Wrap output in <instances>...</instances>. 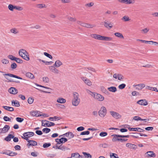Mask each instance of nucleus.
I'll return each instance as SVG.
<instances>
[{"mask_svg": "<svg viewBox=\"0 0 158 158\" xmlns=\"http://www.w3.org/2000/svg\"><path fill=\"white\" fill-rule=\"evenodd\" d=\"M73 98L72 101V105L74 106H77L80 102V99L79 94L76 92H74L73 94Z\"/></svg>", "mask_w": 158, "mask_h": 158, "instance_id": "1", "label": "nucleus"}, {"mask_svg": "<svg viewBox=\"0 0 158 158\" xmlns=\"http://www.w3.org/2000/svg\"><path fill=\"white\" fill-rule=\"evenodd\" d=\"M19 55L26 61H29L30 58L28 52L24 49H21L19 51Z\"/></svg>", "mask_w": 158, "mask_h": 158, "instance_id": "2", "label": "nucleus"}, {"mask_svg": "<svg viewBox=\"0 0 158 158\" xmlns=\"http://www.w3.org/2000/svg\"><path fill=\"white\" fill-rule=\"evenodd\" d=\"M107 113V110L105 106H102L98 111L99 115L102 118H103L106 115Z\"/></svg>", "mask_w": 158, "mask_h": 158, "instance_id": "3", "label": "nucleus"}, {"mask_svg": "<svg viewBox=\"0 0 158 158\" xmlns=\"http://www.w3.org/2000/svg\"><path fill=\"white\" fill-rule=\"evenodd\" d=\"M34 135V132H25L23 134V136L22 138L26 140H29L28 138L33 136Z\"/></svg>", "mask_w": 158, "mask_h": 158, "instance_id": "4", "label": "nucleus"}, {"mask_svg": "<svg viewBox=\"0 0 158 158\" xmlns=\"http://www.w3.org/2000/svg\"><path fill=\"white\" fill-rule=\"evenodd\" d=\"M3 75L5 76V78L8 80V82H11L13 81L9 79L6 76H8L10 77H14L19 79H22V78L21 77L10 73H6L3 74Z\"/></svg>", "mask_w": 158, "mask_h": 158, "instance_id": "5", "label": "nucleus"}, {"mask_svg": "<svg viewBox=\"0 0 158 158\" xmlns=\"http://www.w3.org/2000/svg\"><path fill=\"white\" fill-rule=\"evenodd\" d=\"M55 125V124L54 123L48 121L44 120L42 122V126L44 127H50Z\"/></svg>", "mask_w": 158, "mask_h": 158, "instance_id": "6", "label": "nucleus"}, {"mask_svg": "<svg viewBox=\"0 0 158 158\" xmlns=\"http://www.w3.org/2000/svg\"><path fill=\"white\" fill-rule=\"evenodd\" d=\"M94 99L99 101H103L104 99V97L100 94L97 93H94V95H92Z\"/></svg>", "mask_w": 158, "mask_h": 158, "instance_id": "7", "label": "nucleus"}, {"mask_svg": "<svg viewBox=\"0 0 158 158\" xmlns=\"http://www.w3.org/2000/svg\"><path fill=\"white\" fill-rule=\"evenodd\" d=\"M110 113L114 118L116 119H118L121 117V115L118 112L114 111H110Z\"/></svg>", "mask_w": 158, "mask_h": 158, "instance_id": "8", "label": "nucleus"}, {"mask_svg": "<svg viewBox=\"0 0 158 158\" xmlns=\"http://www.w3.org/2000/svg\"><path fill=\"white\" fill-rule=\"evenodd\" d=\"M113 23L111 22L106 20L104 22V26L107 29H110L111 28L113 27Z\"/></svg>", "mask_w": 158, "mask_h": 158, "instance_id": "9", "label": "nucleus"}, {"mask_svg": "<svg viewBox=\"0 0 158 158\" xmlns=\"http://www.w3.org/2000/svg\"><path fill=\"white\" fill-rule=\"evenodd\" d=\"M111 136L113 137L112 141L113 142H115L117 141H119L120 138L122 137V135H112Z\"/></svg>", "mask_w": 158, "mask_h": 158, "instance_id": "10", "label": "nucleus"}, {"mask_svg": "<svg viewBox=\"0 0 158 158\" xmlns=\"http://www.w3.org/2000/svg\"><path fill=\"white\" fill-rule=\"evenodd\" d=\"M10 127L9 125H5L3 128H0V134L6 133L8 131Z\"/></svg>", "mask_w": 158, "mask_h": 158, "instance_id": "11", "label": "nucleus"}, {"mask_svg": "<svg viewBox=\"0 0 158 158\" xmlns=\"http://www.w3.org/2000/svg\"><path fill=\"white\" fill-rule=\"evenodd\" d=\"M113 77L116 79L121 81L124 79L123 76L121 74L119 73H115L113 75Z\"/></svg>", "mask_w": 158, "mask_h": 158, "instance_id": "12", "label": "nucleus"}, {"mask_svg": "<svg viewBox=\"0 0 158 158\" xmlns=\"http://www.w3.org/2000/svg\"><path fill=\"white\" fill-rule=\"evenodd\" d=\"M81 78L88 85L90 86L92 85V82L88 79L84 77H81Z\"/></svg>", "mask_w": 158, "mask_h": 158, "instance_id": "13", "label": "nucleus"}, {"mask_svg": "<svg viewBox=\"0 0 158 158\" xmlns=\"http://www.w3.org/2000/svg\"><path fill=\"white\" fill-rule=\"evenodd\" d=\"M91 37L97 40H102L103 36L97 34H92L91 35Z\"/></svg>", "mask_w": 158, "mask_h": 158, "instance_id": "14", "label": "nucleus"}, {"mask_svg": "<svg viewBox=\"0 0 158 158\" xmlns=\"http://www.w3.org/2000/svg\"><path fill=\"white\" fill-rule=\"evenodd\" d=\"M137 103L142 106H146L148 104V103L145 99H142L139 100L137 102Z\"/></svg>", "mask_w": 158, "mask_h": 158, "instance_id": "15", "label": "nucleus"}, {"mask_svg": "<svg viewBox=\"0 0 158 158\" xmlns=\"http://www.w3.org/2000/svg\"><path fill=\"white\" fill-rule=\"evenodd\" d=\"M8 92L11 94H15L18 93V90L15 88L11 87L8 89Z\"/></svg>", "mask_w": 158, "mask_h": 158, "instance_id": "16", "label": "nucleus"}, {"mask_svg": "<svg viewBox=\"0 0 158 158\" xmlns=\"http://www.w3.org/2000/svg\"><path fill=\"white\" fill-rule=\"evenodd\" d=\"M128 129L130 131H137L139 132H143L144 130L139 127L137 128H128Z\"/></svg>", "mask_w": 158, "mask_h": 158, "instance_id": "17", "label": "nucleus"}, {"mask_svg": "<svg viewBox=\"0 0 158 158\" xmlns=\"http://www.w3.org/2000/svg\"><path fill=\"white\" fill-rule=\"evenodd\" d=\"M27 141L28 143L27 144V145L28 147L31 146H35L37 145V142L35 141L29 140H27Z\"/></svg>", "mask_w": 158, "mask_h": 158, "instance_id": "18", "label": "nucleus"}, {"mask_svg": "<svg viewBox=\"0 0 158 158\" xmlns=\"http://www.w3.org/2000/svg\"><path fill=\"white\" fill-rule=\"evenodd\" d=\"M63 136H65L69 138V139L73 138L74 137V135L71 132H68L63 135Z\"/></svg>", "mask_w": 158, "mask_h": 158, "instance_id": "19", "label": "nucleus"}, {"mask_svg": "<svg viewBox=\"0 0 158 158\" xmlns=\"http://www.w3.org/2000/svg\"><path fill=\"white\" fill-rule=\"evenodd\" d=\"M126 146L127 147L130 148L134 149H135L137 147L135 145L130 143H127L126 144Z\"/></svg>", "mask_w": 158, "mask_h": 158, "instance_id": "20", "label": "nucleus"}, {"mask_svg": "<svg viewBox=\"0 0 158 158\" xmlns=\"http://www.w3.org/2000/svg\"><path fill=\"white\" fill-rule=\"evenodd\" d=\"M82 26L88 28H91L95 27V25L93 24L83 23V24H82Z\"/></svg>", "mask_w": 158, "mask_h": 158, "instance_id": "21", "label": "nucleus"}, {"mask_svg": "<svg viewBox=\"0 0 158 158\" xmlns=\"http://www.w3.org/2000/svg\"><path fill=\"white\" fill-rule=\"evenodd\" d=\"M136 89L138 90L141 89L145 86V85L143 84H140L135 85Z\"/></svg>", "mask_w": 158, "mask_h": 158, "instance_id": "22", "label": "nucleus"}, {"mask_svg": "<svg viewBox=\"0 0 158 158\" xmlns=\"http://www.w3.org/2000/svg\"><path fill=\"white\" fill-rule=\"evenodd\" d=\"M39 112L38 111H31L30 112V114L33 116H35V117H39L40 116V114L38 113Z\"/></svg>", "mask_w": 158, "mask_h": 158, "instance_id": "23", "label": "nucleus"}, {"mask_svg": "<svg viewBox=\"0 0 158 158\" xmlns=\"http://www.w3.org/2000/svg\"><path fill=\"white\" fill-rule=\"evenodd\" d=\"M63 64L62 62L59 60H56L54 64V66L55 67L58 68L60 67Z\"/></svg>", "mask_w": 158, "mask_h": 158, "instance_id": "24", "label": "nucleus"}, {"mask_svg": "<svg viewBox=\"0 0 158 158\" xmlns=\"http://www.w3.org/2000/svg\"><path fill=\"white\" fill-rule=\"evenodd\" d=\"M67 158H81L80 155L78 153H73L71 155V156L70 157Z\"/></svg>", "mask_w": 158, "mask_h": 158, "instance_id": "25", "label": "nucleus"}, {"mask_svg": "<svg viewBox=\"0 0 158 158\" xmlns=\"http://www.w3.org/2000/svg\"><path fill=\"white\" fill-rule=\"evenodd\" d=\"M56 102L58 103L63 104L66 102V100L62 98H59L57 99Z\"/></svg>", "mask_w": 158, "mask_h": 158, "instance_id": "26", "label": "nucleus"}, {"mask_svg": "<svg viewBox=\"0 0 158 158\" xmlns=\"http://www.w3.org/2000/svg\"><path fill=\"white\" fill-rule=\"evenodd\" d=\"M14 138V136L11 134H9L7 136L5 137V140L6 141H10L11 139Z\"/></svg>", "mask_w": 158, "mask_h": 158, "instance_id": "27", "label": "nucleus"}, {"mask_svg": "<svg viewBox=\"0 0 158 158\" xmlns=\"http://www.w3.org/2000/svg\"><path fill=\"white\" fill-rule=\"evenodd\" d=\"M26 76L31 79H33L35 77L33 74L30 72H27L26 74Z\"/></svg>", "mask_w": 158, "mask_h": 158, "instance_id": "28", "label": "nucleus"}, {"mask_svg": "<svg viewBox=\"0 0 158 158\" xmlns=\"http://www.w3.org/2000/svg\"><path fill=\"white\" fill-rule=\"evenodd\" d=\"M36 7L38 9H41L43 8H46V6L44 4H38L36 5Z\"/></svg>", "mask_w": 158, "mask_h": 158, "instance_id": "29", "label": "nucleus"}, {"mask_svg": "<svg viewBox=\"0 0 158 158\" xmlns=\"http://www.w3.org/2000/svg\"><path fill=\"white\" fill-rule=\"evenodd\" d=\"M107 89L110 91L112 92H115L117 91V88L114 86H111L108 87Z\"/></svg>", "mask_w": 158, "mask_h": 158, "instance_id": "30", "label": "nucleus"}, {"mask_svg": "<svg viewBox=\"0 0 158 158\" xmlns=\"http://www.w3.org/2000/svg\"><path fill=\"white\" fill-rule=\"evenodd\" d=\"M2 107L6 110H8L10 111H13L14 110V109L13 107H11L6 106H2Z\"/></svg>", "mask_w": 158, "mask_h": 158, "instance_id": "31", "label": "nucleus"}, {"mask_svg": "<svg viewBox=\"0 0 158 158\" xmlns=\"http://www.w3.org/2000/svg\"><path fill=\"white\" fill-rule=\"evenodd\" d=\"M112 40L113 38L112 37L103 36L102 40L106 41H111Z\"/></svg>", "mask_w": 158, "mask_h": 158, "instance_id": "32", "label": "nucleus"}, {"mask_svg": "<svg viewBox=\"0 0 158 158\" xmlns=\"http://www.w3.org/2000/svg\"><path fill=\"white\" fill-rule=\"evenodd\" d=\"M12 105L16 107H19L20 106L19 102L17 101H14L13 100L12 101Z\"/></svg>", "mask_w": 158, "mask_h": 158, "instance_id": "33", "label": "nucleus"}, {"mask_svg": "<svg viewBox=\"0 0 158 158\" xmlns=\"http://www.w3.org/2000/svg\"><path fill=\"white\" fill-rule=\"evenodd\" d=\"M114 35L116 37L124 39V37L122 34L119 32H116L114 33Z\"/></svg>", "mask_w": 158, "mask_h": 158, "instance_id": "34", "label": "nucleus"}, {"mask_svg": "<svg viewBox=\"0 0 158 158\" xmlns=\"http://www.w3.org/2000/svg\"><path fill=\"white\" fill-rule=\"evenodd\" d=\"M63 138H61L60 139H56V142L58 143V144H62L64 143Z\"/></svg>", "mask_w": 158, "mask_h": 158, "instance_id": "35", "label": "nucleus"}, {"mask_svg": "<svg viewBox=\"0 0 158 158\" xmlns=\"http://www.w3.org/2000/svg\"><path fill=\"white\" fill-rule=\"evenodd\" d=\"M58 149L61 150L62 151H65L66 150H68L69 149L67 147L64 145H63L61 144V145H60V147H59Z\"/></svg>", "mask_w": 158, "mask_h": 158, "instance_id": "36", "label": "nucleus"}, {"mask_svg": "<svg viewBox=\"0 0 158 158\" xmlns=\"http://www.w3.org/2000/svg\"><path fill=\"white\" fill-rule=\"evenodd\" d=\"M94 4L93 2H90L85 4V6L86 8H90Z\"/></svg>", "mask_w": 158, "mask_h": 158, "instance_id": "37", "label": "nucleus"}, {"mask_svg": "<svg viewBox=\"0 0 158 158\" xmlns=\"http://www.w3.org/2000/svg\"><path fill=\"white\" fill-rule=\"evenodd\" d=\"M82 154H83L85 158H91L92 156L89 153L85 152H83Z\"/></svg>", "mask_w": 158, "mask_h": 158, "instance_id": "38", "label": "nucleus"}, {"mask_svg": "<svg viewBox=\"0 0 158 158\" xmlns=\"http://www.w3.org/2000/svg\"><path fill=\"white\" fill-rule=\"evenodd\" d=\"M10 32L15 34L19 33V31L16 28H12L10 30Z\"/></svg>", "mask_w": 158, "mask_h": 158, "instance_id": "39", "label": "nucleus"}, {"mask_svg": "<svg viewBox=\"0 0 158 158\" xmlns=\"http://www.w3.org/2000/svg\"><path fill=\"white\" fill-rule=\"evenodd\" d=\"M48 119L50 121H53L56 120H59L60 119L59 117L57 116H54L53 117H50L48 118Z\"/></svg>", "mask_w": 158, "mask_h": 158, "instance_id": "40", "label": "nucleus"}, {"mask_svg": "<svg viewBox=\"0 0 158 158\" xmlns=\"http://www.w3.org/2000/svg\"><path fill=\"white\" fill-rule=\"evenodd\" d=\"M122 20L124 21L127 22L130 20V19L128 16L125 15L122 18Z\"/></svg>", "mask_w": 158, "mask_h": 158, "instance_id": "41", "label": "nucleus"}, {"mask_svg": "<svg viewBox=\"0 0 158 158\" xmlns=\"http://www.w3.org/2000/svg\"><path fill=\"white\" fill-rule=\"evenodd\" d=\"M148 157H154L155 156V154L153 151H149L147 152Z\"/></svg>", "mask_w": 158, "mask_h": 158, "instance_id": "42", "label": "nucleus"}, {"mask_svg": "<svg viewBox=\"0 0 158 158\" xmlns=\"http://www.w3.org/2000/svg\"><path fill=\"white\" fill-rule=\"evenodd\" d=\"M43 81L45 83H48L49 82V78L47 77H44L42 78Z\"/></svg>", "mask_w": 158, "mask_h": 158, "instance_id": "43", "label": "nucleus"}, {"mask_svg": "<svg viewBox=\"0 0 158 158\" xmlns=\"http://www.w3.org/2000/svg\"><path fill=\"white\" fill-rule=\"evenodd\" d=\"M51 71L56 74H58L59 73V71L55 68H51L50 69Z\"/></svg>", "mask_w": 158, "mask_h": 158, "instance_id": "44", "label": "nucleus"}, {"mask_svg": "<svg viewBox=\"0 0 158 158\" xmlns=\"http://www.w3.org/2000/svg\"><path fill=\"white\" fill-rule=\"evenodd\" d=\"M149 29L148 28H145L141 30V31L143 34H146L149 31Z\"/></svg>", "mask_w": 158, "mask_h": 158, "instance_id": "45", "label": "nucleus"}, {"mask_svg": "<svg viewBox=\"0 0 158 158\" xmlns=\"http://www.w3.org/2000/svg\"><path fill=\"white\" fill-rule=\"evenodd\" d=\"M68 19L69 21L72 22H75L77 21L76 18L72 17H69L68 18Z\"/></svg>", "mask_w": 158, "mask_h": 158, "instance_id": "46", "label": "nucleus"}, {"mask_svg": "<svg viewBox=\"0 0 158 158\" xmlns=\"http://www.w3.org/2000/svg\"><path fill=\"white\" fill-rule=\"evenodd\" d=\"M15 6L12 4H9L8 6V8L9 10L11 11H13L15 9Z\"/></svg>", "mask_w": 158, "mask_h": 158, "instance_id": "47", "label": "nucleus"}, {"mask_svg": "<svg viewBox=\"0 0 158 158\" xmlns=\"http://www.w3.org/2000/svg\"><path fill=\"white\" fill-rule=\"evenodd\" d=\"M110 158H118V155L115 153H112L110 154Z\"/></svg>", "mask_w": 158, "mask_h": 158, "instance_id": "48", "label": "nucleus"}, {"mask_svg": "<svg viewBox=\"0 0 158 158\" xmlns=\"http://www.w3.org/2000/svg\"><path fill=\"white\" fill-rule=\"evenodd\" d=\"M1 62L3 64H7L8 63L9 61L6 59H3L1 60Z\"/></svg>", "mask_w": 158, "mask_h": 158, "instance_id": "49", "label": "nucleus"}, {"mask_svg": "<svg viewBox=\"0 0 158 158\" xmlns=\"http://www.w3.org/2000/svg\"><path fill=\"white\" fill-rule=\"evenodd\" d=\"M51 143H44L43 145V147L44 148H47L51 146Z\"/></svg>", "mask_w": 158, "mask_h": 158, "instance_id": "50", "label": "nucleus"}, {"mask_svg": "<svg viewBox=\"0 0 158 158\" xmlns=\"http://www.w3.org/2000/svg\"><path fill=\"white\" fill-rule=\"evenodd\" d=\"M126 86V84L124 83H123L119 85L118 86V88L120 89H123Z\"/></svg>", "mask_w": 158, "mask_h": 158, "instance_id": "51", "label": "nucleus"}, {"mask_svg": "<svg viewBox=\"0 0 158 158\" xmlns=\"http://www.w3.org/2000/svg\"><path fill=\"white\" fill-rule=\"evenodd\" d=\"M15 61L19 63H22L23 62V61L20 58L16 57V58H15Z\"/></svg>", "mask_w": 158, "mask_h": 158, "instance_id": "52", "label": "nucleus"}, {"mask_svg": "<svg viewBox=\"0 0 158 158\" xmlns=\"http://www.w3.org/2000/svg\"><path fill=\"white\" fill-rule=\"evenodd\" d=\"M16 120L17 122L21 123L24 120V119L20 117H17L16 118Z\"/></svg>", "mask_w": 158, "mask_h": 158, "instance_id": "53", "label": "nucleus"}, {"mask_svg": "<svg viewBox=\"0 0 158 158\" xmlns=\"http://www.w3.org/2000/svg\"><path fill=\"white\" fill-rule=\"evenodd\" d=\"M107 135V133L105 132H102L99 134V135L101 137H104Z\"/></svg>", "mask_w": 158, "mask_h": 158, "instance_id": "54", "label": "nucleus"}, {"mask_svg": "<svg viewBox=\"0 0 158 158\" xmlns=\"http://www.w3.org/2000/svg\"><path fill=\"white\" fill-rule=\"evenodd\" d=\"M90 132L89 131H84L81 132V135H88L89 134Z\"/></svg>", "mask_w": 158, "mask_h": 158, "instance_id": "55", "label": "nucleus"}, {"mask_svg": "<svg viewBox=\"0 0 158 158\" xmlns=\"http://www.w3.org/2000/svg\"><path fill=\"white\" fill-rule=\"evenodd\" d=\"M44 55L45 56L48 57L49 58H50V59H52V56L50 54L47 53V52H44Z\"/></svg>", "mask_w": 158, "mask_h": 158, "instance_id": "56", "label": "nucleus"}, {"mask_svg": "<svg viewBox=\"0 0 158 158\" xmlns=\"http://www.w3.org/2000/svg\"><path fill=\"white\" fill-rule=\"evenodd\" d=\"M42 131L44 132H45L46 133H47L49 132L51 130L49 128H44L43 129Z\"/></svg>", "mask_w": 158, "mask_h": 158, "instance_id": "57", "label": "nucleus"}, {"mask_svg": "<svg viewBox=\"0 0 158 158\" xmlns=\"http://www.w3.org/2000/svg\"><path fill=\"white\" fill-rule=\"evenodd\" d=\"M9 156H14L16 155L17 154L16 152H11L10 151V153H9Z\"/></svg>", "mask_w": 158, "mask_h": 158, "instance_id": "58", "label": "nucleus"}, {"mask_svg": "<svg viewBox=\"0 0 158 158\" xmlns=\"http://www.w3.org/2000/svg\"><path fill=\"white\" fill-rule=\"evenodd\" d=\"M17 65L15 63H13L11 65V68L12 69H15L16 68Z\"/></svg>", "mask_w": 158, "mask_h": 158, "instance_id": "59", "label": "nucleus"}, {"mask_svg": "<svg viewBox=\"0 0 158 158\" xmlns=\"http://www.w3.org/2000/svg\"><path fill=\"white\" fill-rule=\"evenodd\" d=\"M8 58L12 60H15L16 57L12 55H9L8 56Z\"/></svg>", "mask_w": 158, "mask_h": 158, "instance_id": "60", "label": "nucleus"}, {"mask_svg": "<svg viewBox=\"0 0 158 158\" xmlns=\"http://www.w3.org/2000/svg\"><path fill=\"white\" fill-rule=\"evenodd\" d=\"M33 102V99L31 98H29L28 99V102L30 104H32Z\"/></svg>", "mask_w": 158, "mask_h": 158, "instance_id": "61", "label": "nucleus"}, {"mask_svg": "<svg viewBox=\"0 0 158 158\" xmlns=\"http://www.w3.org/2000/svg\"><path fill=\"white\" fill-rule=\"evenodd\" d=\"M133 119L135 121H138L141 120V118L138 116H135L134 117Z\"/></svg>", "mask_w": 158, "mask_h": 158, "instance_id": "62", "label": "nucleus"}, {"mask_svg": "<svg viewBox=\"0 0 158 158\" xmlns=\"http://www.w3.org/2000/svg\"><path fill=\"white\" fill-rule=\"evenodd\" d=\"M3 119L5 121H10V119L7 116H4L3 117Z\"/></svg>", "mask_w": 158, "mask_h": 158, "instance_id": "63", "label": "nucleus"}, {"mask_svg": "<svg viewBox=\"0 0 158 158\" xmlns=\"http://www.w3.org/2000/svg\"><path fill=\"white\" fill-rule=\"evenodd\" d=\"M85 129V128L84 127H79L77 128V130L78 131H81L84 130Z\"/></svg>", "mask_w": 158, "mask_h": 158, "instance_id": "64", "label": "nucleus"}]
</instances>
